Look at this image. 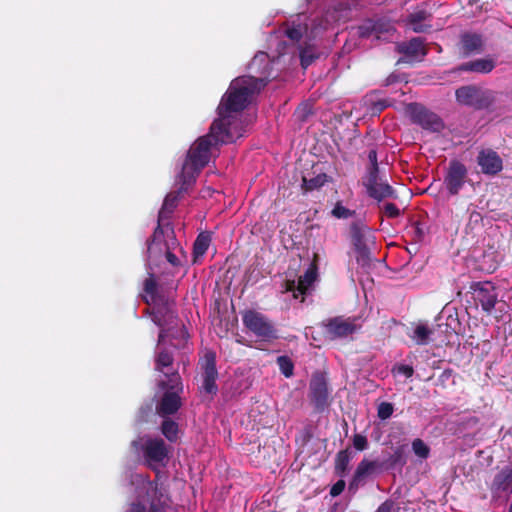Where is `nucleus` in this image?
I'll list each match as a JSON object with an SVG mask.
<instances>
[{"instance_id": "nucleus-1", "label": "nucleus", "mask_w": 512, "mask_h": 512, "mask_svg": "<svg viewBox=\"0 0 512 512\" xmlns=\"http://www.w3.org/2000/svg\"><path fill=\"white\" fill-rule=\"evenodd\" d=\"M284 55L282 51H279L276 57L258 52L249 64V70L255 75L242 76L231 82L218 106V118L212 123L209 134L200 137L187 153L181 173L178 175L180 191L186 190L195 182L201 170L210 161L212 150L218 144L232 143L244 135L242 111L272 77L270 65H279Z\"/></svg>"}, {"instance_id": "nucleus-22", "label": "nucleus", "mask_w": 512, "mask_h": 512, "mask_svg": "<svg viewBox=\"0 0 512 512\" xmlns=\"http://www.w3.org/2000/svg\"><path fill=\"white\" fill-rule=\"evenodd\" d=\"M430 18V14L425 9H417L407 18V25L416 33L427 31L431 28L430 24H426Z\"/></svg>"}, {"instance_id": "nucleus-45", "label": "nucleus", "mask_w": 512, "mask_h": 512, "mask_svg": "<svg viewBox=\"0 0 512 512\" xmlns=\"http://www.w3.org/2000/svg\"><path fill=\"white\" fill-rule=\"evenodd\" d=\"M344 486H345V484H344V482H343V481H339V482H337V483H336L335 485H333V487L331 488L330 494H331L332 496H337V495H339V494L343 491Z\"/></svg>"}, {"instance_id": "nucleus-38", "label": "nucleus", "mask_w": 512, "mask_h": 512, "mask_svg": "<svg viewBox=\"0 0 512 512\" xmlns=\"http://www.w3.org/2000/svg\"><path fill=\"white\" fill-rule=\"evenodd\" d=\"M355 253L358 264H360L362 267L369 266L371 261L369 247L356 250Z\"/></svg>"}, {"instance_id": "nucleus-13", "label": "nucleus", "mask_w": 512, "mask_h": 512, "mask_svg": "<svg viewBox=\"0 0 512 512\" xmlns=\"http://www.w3.org/2000/svg\"><path fill=\"white\" fill-rule=\"evenodd\" d=\"M457 101L466 106L482 108L488 101L486 92L476 86H463L456 90Z\"/></svg>"}, {"instance_id": "nucleus-29", "label": "nucleus", "mask_w": 512, "mask_h": 512, "mask_svg": "<svg viewBox=\"0 0 512 512\" xmlns=\"http://www.w3.org/2000/svg\"><path fill=\"white\" fill-rule=\"evenodd\" d=\"M210 241H211V239H210L209 234L201 233L198 235V237L196 238V240L194 242V247H193V254H194L195 259L203 256L206 253V251L210 245Z\"/></svg>"}, {"instance_id": "nucleus-15", "label": "nucleus", "mask_w": 512, "mask_h": 512, "mask_svg": "<svg viewBox=\"0 0 512 512\" xmlns=\"http://www.w3.org/2000/svg\"><path fill=\"white\" fill-rule=\"evenodd\" d=\"M475 300L486 313H491L497 302V293L491 282H479L473 287Z\"/></svg>"}, {"instance_id": "nucleus-7", "label": "nucleus", "mask_w": 512, "mask_h": 512, "mask_svg": "<svg viewBox=\"0 0 512 512\" xmlns=\"http://www.w3.org/2000/svg\"><path fill=\"white\" fill-rule=\"evenodd\" d=\"M141 450L146 464L153 470L166 465L168 447L161 438L144 437L141 440Z\"/></svg>"}, {"instance_id": "nucleus-12", "label": "nucleus", "mask_w": 512, "mask_h": 512, "mask_svg": "<svg viewBox=\"0 0 512 512\" xmlns=\"http://www.w3.org/2000/svg\"><path fill=\"white\" fill-rule=\"evenodd\" d=\"M202 389L208 394H215L218 390L216 385V379L218 377V372L216 369V356L213 352H207L202 361Z\"/></svg>"}, {"instance_id": "nucleus-32", "label": "nucleus", "mask_w": 512, "mask_h": 512, "mask_svg": "<svg viewBox=\"0 0 512 512\" xmlns=\"http://www.w3.org/2000/svg\"><path fill=\"white\" fill-rule=\"evenodd\" d=\"M327 182L326 174H319L316 177L307 179L303 177V185L306 190H313L322 187Z\"/></svg>"}, {"instance_id": "nucleus-23", "label": "nucleus", "mask_w": 512, "mask_h": 512, "mask_svg": "<svg viewBox=\"0 0 512 512\" xmlns=\"http://www.w3.org/2000/svg\"><path fill=\"white\" fill-rule=\"evenodd\" d=\"M483 48L482 37L476 33H465L461 37V51L464 55L479 53Z\"/></svg>"}, {"instance_id": "nucleus-34", "label": "nucleus", "mask_w": 512, "mask_h": 512, "mask_svg": "<svg viewBox=\"0 0 512 512\" xmlns=\"http://www.w3.org/2000/svg\"><path fill=\"white\" fill-rule=\"evenodd\" d=\"M277 363H278L281 373L285 377H291L293 375L294 366L288 357H286V356L278 357Z\"/></svg>"}, {"instance_id": "nucleus-37", "label": "nucleus", "mask_w": 512, "mask_h": 512, "mask_svg": "<svg viewBox=\"0 0 512 512\" xmlns=\"http://www.w3.org/2000/svg\"><path fill=\"white\" fill-rule=\"evenodd\" d=\"M354 214L353 211L344 207L341 203H337L332 210V215L338 219H347Z\"/></svg>"}, {"instance_id": "nucleus-42", "label": "nucleus", "mask_w": 512, "mask_h": 512, "mask_svg": "<svg viewBox=\"0 0 512 512\" xmlns=\"http://www.w3.org/2000/svg\"><path fill=\"white\" fill-rule=\"evenodd\" d=\"M353 445L356 450L363 451L368 448L367 438L361 434H356L353 437Z\"/></svg>"}, {"instance_id": "nucleus-4", "label": "nucleus", "mask_w": 512, "mask_h": 512, "mask_svg": "<svg viewBox=\"0 0 512 512\" xmlns=\"http://www.w3.org/2000/svg\"><path fill=\"white\" fill-rule=\"evenodd\" d=\"M131 483L137 485L138 499L131 504L128 512H165L168 498L157 484L140 474L132 475Z\"/></svg>"}, {"instance_id": "nucleus-11", "label": "nucleus", "mask_w": 512, "mask_h": 512, "mask_svg": "<svg viewBox=\"0 0 512 512\" xmlns=\"http://www.w3.org/2000/svg\"><path fill=\"white\" fill-rule=\"evenodd\" d=\"M323 325L326 329L327 335L331 339L348 337L360 328V325L357 323L355 318L351 319L344 317L328 319L323 323Z\"/></svg>"}, {"instance_id": "nucleus-41", "label": "nucleus", "mask_w": 512, "mask_h": 512, "mask_svg": "<svg viewBox=\"0 0 512 512\" xmlns=\"http://www.w3.org/2000/svg\"><path fill=\"white\" fill-rule=\"evenodd\" d=\"M382 211L387 217L395 218L400 215V209L393 203H386L382 207Z\"/></svg>"}, {"instance_id": "nucleus-47", "label": "nucleus", "mask_w": 512, "mask_h": 512, "mask_svg": "<svg viewBox=\"0 0 512 512\" xmlns=\"http://www.w3.org/2000/svg\"><path fill=\"white\" fill-rule=\"evenodd\" d=\"M470 218H471V220L478 221V220L481 218V216H480V214H479V213H477V212H473V213L471 214Z\"/></svg>"}, {"instance_id": "nucleus-28", "label": "nucleus", "mask_w": 512, "mask_h": 512, "mask_svg": "<svg viewBox=\"0 0 512 512\" xmlns=\"http://www.w3.org/2000/svg\"><path fill=\"white\" fill-rule=\"evenodd\" d=\"M178 200V194L177 193H169L163 202L162 208L159 211L158 216V225H166L165 220L169 218V215L172 213L173 209L176 206Z\"/></svg>"}, {"instance_id": "nucleus-17", "label": "nucleus", "mask_w": 512, "mask_h": 512, "mask_svg": "<svg viewBox=\"0 0 512 512\" xmlns=\"http://www.w3.org/2000/svg\"><path fill=\"white\" fill-rule=\"evenodd\" d=\"M317 278V269L315 266H311L305 272L303 276H301L298 280V283L294 280L287 281L285 283V292H292L294 298H298L299 295H303L308 292L310 287L316 281Z\"/></svg>"}, {"instance_id": "nucleus-36", "label": "nucleus", "mask_w": 512, "mask_h": 512, "mask_svg": "<svg viewBox=\"0 0 512 512\" xmlns=\"http://www.w3.org/2000/svg\"><path fill=\"white\" fill-rule=\"evenodd\" d=\"M393 411H394V407L391 403L382 402L378 406L377 414L381 420H386L391 417V415L393 414Z\"/></svg>"}, {"instance_id": "nucleus-21", "label": "nucleus", "mask_w": 512, "mask_h": 512, "mask_svg": "<svg viewBox=\"0 0 512 512\" xmlns=\"http://www.w3.org/2000/svg\"><path fill=\"white\" fill-rule=\"evenodd\" d=\"M491 490L497 496L512 493V467L504 468L495 476Z\"/></svg>"}, {"instance_id": "nucleus-43", "label": "nucleus", "mask_w": 512, "mask_h": 512, "mask_svg": "<svg viewBox=\"0 0 512 512\" xmlns=\"http://www.w3.org/2000/svg\"><path fill=\"white\" fill-rule=\"evenodd\" d=\"M395 371L398 373V374H402L404 375L405 377L409 378L413 375V368L411 366H408V365H399L396 367Z\"/></svg>"}, {"instance_id": "nucleus-3", "label": "nucleus", "mask_w": 512, "mask_h": 512, "mask_svg": "<svg viewBox=\"0 0 512 512\" xmlns=\"http://www.w3.org/2000/svg\"><path fill=\"white\" fill-rule=\"evenodd\" d=\"M348 8L339 4L338 7L328 9L321 17H315L310 22H307L306 15H299L292 23L286 28L285 33L291 40L298 41L305 36L308 40L316 38L324 30L328 29L334 23L347 17Z\"/></svg>"}, {"instance_id": "nucleus-10", "label": "nucleus", "mask_w": 512, "mask_h": 512, "mask_svg": "<svg viewBox=\"0 0 512 512\" xmlns=\"http://www.w3.org/2000/svg\"><path fill=\"white\" fill-rule=\"evenodd\" d=\"M364 185L368 195L377 201L395 197L393 188L379 175V171H369Z\"/></svg>"}, {"instance_id": "nucleus-24", "label": "nucleus", "mask_w": 512, "mask_h": 512, "mask_svg": "<svg viewBox=\"0 0 512 512\" xmlns=\"http://www.w3.org/2000/svg\"><path fill=\"white\" fill-rule=\"evenodd\" d=\"M382 31L390 33L391 31H394V29L390 25H388L386 28H384V25L382 23L373 22L371 20L364 22L362 25H360L357 28V34L362 38L370 37V36L374 35L377 39H379L380 33Z\"/></svg>"}, {"instance_id": "nucleus-35", "label": "nucleus", "mask_w": 512, "mask_h": 512, "mask_svg": "<svg viewBox=\"0 0 512 512\" xmlns=\"http://www.w3.org/2000/svg\"><path fill=\"white\" fill-rule=\"evenodd\" d=\"M412 449L421 459H426L429 456L430 449L421 439H415L412 442Z\"/></svg>"}, {"instance_id": "nucleus-18", "label": "nucleus", "mask_w": 512, "mask_h": 512, "mask_svg": "<svg viewBox=\"0 0 512 512\" xmlns=\"http://www.w3.org/2000/svg\"><path fill=\"white\" fill-rule=\"evenodd\" d=\"M166 325L167 324H164L162 327H160L161 331L156 348V368L162 372L164 368L169 367L173 362L171 353L166 349V343L168 342V339L172 337V335L169 333V330L164 328ZM169 325L172 326L173 324Z\"/></svg>"}, {"instance_id": "nucleus-19", "label": "nucleus", "mask_w": 512, "mask_h": 512, "mask_svg": "<svg viewBox=\"0 0 512 512\" xmlns=\"http://www.w3.org/2000/svg\"><path fill=\"white\" fill-rule=\"evenodd\" d=\"M478 165L485 174L494 175L502 170V160L499 155L490 149L482 150L477 157Z\"/></svg>"}, {"instance_id": "nucleus-8", "label": "nucleus", "mask_w": 512, "mask_h": 512, "mask_svg": "<svg viewBox=\"0 0 512 512\" xmlns=\"http://www.w3.org/2000/svg\"><path fill=\"white\" fill-rule=\"evenodd\" d=\"M242 321L244 326L256 337L268 341L276 338V330L269 319L254 310L246 311Z\"/></svg>"}, {"instance_id": "nucleus-44", "label": "nucleus", "mask_w": 512, "mask_h": 512, "mask_svg": "<svg viewBox=\"0 0 512 512\" xmlns=\"http://www.w3.org/2000/svg\"><path fill=\"white\" fill-rule=\"evenodd\" d=\"M368 159L371 163V169L370 171H379L378 165H377V153L375 150H370L368 154Z\"/></svg>"}, {"instance_id": "nucleus-2", "label": "nucleus", "mask_w": 512, "mask_h": 512, "mask_svg": "<svg viewBox=\"0 0 512 512\" xmlns=\"http://www.w3.org/2000/svg\"><path fill=\"white\" fill-rule=\"evenodd\" d=\"M147 253L149 270H153V266L158 267L166 263L173 267L181 266L186 258L183 248L168 223L157 226L152 240L148 243Z\"/></svg>"}, {"instance_id": "nucleus-39", "label": "nucleus", "mask_w": 512, "mask_h": 512, "mask_svg": "<svg viewBox=\"0 0 512 512\" xmlns=\"http://www.w3.org/2000/svg\"><path fill=\"white\" fill-rule=\"evenodd\" d=\"M350 461V456L347 451H341L337 455L336 469L338 471H345Z\"/></svg>"}, {"instance_id": "nucleus-46", "label": "nucleus", "mask_w": 512, "mask_h": 512, "mask_svg": "<svg viewBox=\"0 0 512 512\" xmlns=\"http://www.w3.org/2000/svg\"><path fill=\"white\" fill-rule=\"evenodd\" d=\"M392 511V504L389 502H384L379 506L376 512H391Z\"/></svg>"}, {"instance_id": "nucleus-9", "label": "nucleus", "mask_w": 512, "mask_h": 512, "mask_svg": "<svg viewBox=\"0 0 512 512\" xmlns=\"http://www.w3.org/2000/svg\"><path fill=\"white\" fill-rule=\"evenodd\" d=\"M407 111L411 120L420 125L423 129L439 132L443 128L442 120L433 112L419 104H410Z\"/></svg>"}, {"instance_id": "nucleus-5", "label": "nucleus", "mask_w": 512, "mask_h": 512, "mask_svg": "<svg viewBox=\"0 0 512 512\" xmlns=\"http://www.w3.org/2000/svg\"><path fill=\"white\" fill-rule=\"evenodd\" d=\"M147 271L149 278H147L144 283L145 294L143 298L149 306L153 305L151 312L152 320L159 327H162L164 324H173L175 322L176 315L167 303H158V297L156 293L157 285L154 279V272L148 268Z\"/></svg>"}, {"instance_id": "nucleus-16", "label": "nucleus", "mask_w": 512, "mask_h": 512, "mask_svg": "<svg viewBox=\"0 0 512 512\" xmlns=\"http://www.w3.org/2000/svg\"><path fill=\"white\" fill-rule=\"evenodd\" d=\"M466 174L467 170L462 163L458 161H452L450 163L445 178V185L451 194L455 195L460 191L465 182Z\"/></svg>"}, {"instance_id": "nucleus-20", "label": "nucleus", "mask_w": 512, "mask_h": 512, "mask_svg": "<svg viewBox=\"0 0 512 512\" xmlns=\"http://www.w3.org/2000/svg\"><path fill=\"white\" fill-rule=\"evenodd\" d=\"M380 465L377 461H370L363 459L357 466L353 479L350 483V488H357L362 484L369 476L375 474Z\"/></svg>"}, {"instance_id": "nucleus-31", "label": "nucleus", "mask_w": 512, "mask_h": 512, "mask_svg": "<svg viewBox=\"0 0 512 512\" xmlns=\"http://www.w3.org/2000/svg\"><path fill=\"white\" fill-rule=\"evenodd\" d=\"M318 57L312 45H307L300 48V62L301 66L306 69Z\"/></svg>"}, {"instance_id": "nucleus-27", "label": "nucleus", "mask_w": 512, "mask_h": 512, "mask_svg": "<svg viewBox=\"0 0 512 512\" xmlns=\"http://www.w3.org/2000/svg\"><path fill=\"white\" fill-rule=\"evenodd\" d=\"M372 242V235L368 229L355 228L352 232V243L355 251L369 247Z\"/></svg>"}, {"instance_id": "nucleus-30", "label": "nucleus", "mask_w": 512, "mask_h": 512, "mask_svg": "<svg viewBox=\"0 0 512 512\" xmlns=\"http://www.w3.org/2000/svg\"><path fill=\"white\" fill-rule=\"evenodd\" d=\"M432 334V330L429 329L426 325L419 324L414 329L412 339L418 344V345H425L428 343L430 336Z\"/></svg>"}, {"instance_id": "nucleus-40", "label": "nucleus", "mask_w": 512, "mask_h": 512, "mask_svg": "<svg viewBox=\"0 0 512 512\" xmlns=\"http://www.w3.org/2000/svg\"><path fill=\"white\" fill-rule=\"evenodd\" d=\"M166 330H169V333L172 335V338H174V334L170 332V330L177 328L176 332L179 336L180 340H178V343H181V341H185L187 339V332L183 327H177V318L175 319V322L172 326L166 325L164 326ZM171 339V337L168 339V341Z\"/></svg>"}, {"instance_id": "nucleus-33", "label": "nucleus", "mask_w": 512, "mask_h": 512, "mask_svg": "<svg viewBox=\"0 0 512 512\" xmlns=\"http://www.w3.org/2000/svg\"><path fill=\"white\" fill-rule=\"evenodd\" d=\"M178 426L174 421L165 420L162 424V433L169 440L174 441L177 437Z\"/></svg>"}, {"instance_id": "nucleus-25", "label": "nucleus", "mask_w": 512, "mask_h": 512, "mask_svg": "<svg viewBox=\"0 0 512 512\" xmlns=\"http://www.w3.org/2000/svg\"><path fill=\"white\" fill-rule=\"evenodd\" d=\"M399 50L400 52L414 58L424 57L426 55L424 43L421 38H413L408 43H402L399 46Z\"/></svg>"}, {"instance_id": "nucleus-6", "label": "nucleus", "mask_w": 512, "mask_h": 512, "mask_svg": "<svg viewBox=\"0 0 512 512\" xmlns=\"http://www.w3.org/2000/svg\"><path fill=\"white\" fill-rule=\"evenodd\" d=\"M165 376H167V382L161 381L160 387L165 390V393L157 405V412L161 416H166L170 414H174L181 406V401L179 397V393L182 391V384L180 381V376L177 373H172L168 375V373L164 372Z\"/></svg>"}, {"instance_id": "nucleus-26", "label": "nucleus", "mask_w": 512, "mask_h": 512, "mask_svg": "<svg viewBox=\"0 0 512 512\" xmlns=\"http://www.w3.org/2000/svg\"><path fill=\"white\" fill-rule=\"evenodd\" d=\"M495 67V62L491 58L477 59L461 66V70L473 71L478 73H489Z\"/></svg>"}, {"instance_id": "nucleus-14", "label": "nucleus", "mask_w": 512, "mask_h": 512, "mask_svg": "<svg viewBox=\"0 0 512 512\" xmlns=\"http://www.w3.org/2000/svg\"><path fill=\"white\" fill-rule=\"evenodd\" d=\"M310 397L316 409L324 410L328 406L329 391L323 374L316 373L310 381Z\"/></svg>"}]
</instances>
